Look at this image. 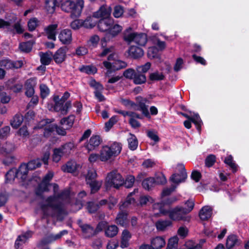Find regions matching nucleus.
<instances>
[{
    "mask_svg": "<svg viewBox=\"0 0 249 249\" xmlns=\"http://www.w3.org/2000/svg\"><path fill=\"white\" fill-rule=\"evenodd\" d=\"M53 188V195L47 197L45 201L40 204V208L44 215L56 217L58 220L62 221L64 217L67 214L62 203L57 200V194L59 187L57 184H52Z\"/></svg>",
    "mask_w": 249,
    "mask_h": 249,
    "instance_id": "nucleus-1",
    "label": "nucleus"
},
{
    "mask_svg": "<svg viewBox=\"0 0 249 249\" xmlns=\"http://www.w3.org/2000/svg\"><path fill=\"white\" fill-rule=\"evenodd\" d=\"M154 209L159 210L160 213L163 215H168L169 218L173 221L186 220L187 214L182 207L177 206L173 209L167 210L162 207L161 203H155L153 205Z\"/></svg>",
    "mask_w": 249,
    "mask_h": 249,
    "instance_id": "nucleus-2",
    "label": "nucleus"
},
{
    "mask_svg": "<svg viewBox=\"0 0 249 249\" xmlns=\"http://www.w3.org/2000/svg\"><path fill=\"white\" fill-rule=\"evenodd\" d=\"M84 6V0H65L61 4V9L70 13L73 18L80 17Z\"/></svg>",
    "mask_w": 249,
    "mask_h": 249,
    "instance_id": "nucleus-3",
    "label": "nucleus"
},
{
    "mask_svg": "<svg viewBox=\"0 0 249 249\" xmlns=\"http://www.w3.org/2000/svg\"><path fill=\"white\" fill-rule=\"evenodd\" d=\"M103 65L107 70V75L111 71L119 70L126 66L124 62L116 59L114 53L109 54L107 60L103 62Z\"/></svg>",
    "mask_w": 249,
    "mask_h": 249,
    "instance_id": "nucleus-4",
    "label": "nucleus"
},
{
    "mask_svg": "<svg viewBox=\"0 0 249 249\" xmlns=\"http://www.w3.org/2000/svg\"><path fill=\"white\" fill-rule=\"evenodd\" d=\"M124 183V180L121 174L114 170L108 173L106 178L105 184L107 188H119Z\"/></svg>",
    "mask_w": 249,
    "mask_h": 249,
    "instance_id": "nucleus-5",
    "label": "nucleus"
},
{
    "mask_svg": "<svg viewBox=\"0 0 249 249\" xmlns=\"http://www.w3.org/2000/svg\"><path fill=\"white\" fill-rule=\"evenodd\" d=\"M177 170L179 172V174H174L171 177L170 180L175 183L178 184L184 181L187 176L183 164H178Z\"/></svg>",
    "mask_w": 249,
    "mask_h": 249,
    "instance_id": "nucleus-6",
    "label": "nucleus"
},
{
    "mask_svg": "<svg viewBox=\"0 0 249 249\" xmlns=\"http://www.w3.org/2000/svg\"><path fill=\"white\" fill-rule=\"evenodd\" d=\"M117 112L119 114H122L124 116H128L130 117L129 124L134 128H137L140 126V124L138 121L136 120L134 118L141 119L140 115L131 111L127 110H118Z\"/></svg>",
    "mask_w": 249,
    "mask_h": 249,
    "instance_id": "nucleus-7",
    "label": "nucleus"
},
{
    "mask_svg": "<svg viewBox=\"0 0 249 249\" xmlns=\"http://www.w3.org/2000/svg\"><path fill=\"white\" fill-rule=\"evenodd\" d=\"M111 11V8L109 6L102 5L97 11L93 13V17L101 19L108 18L110 16Z\"/></svg>",
    "mask_w": 249,
    "mask_h": 249,
    "instance_id": "nucleus-8",
    "label": "nucleus"
},
{
    "mask_svg": "<svg viewBox=\"0 0 249 249\" xmlns=\"http://www.w3.org/2000/svg\"><path fill=\"white\" fill-rule=\"evenodd\" d=\"M78 224L85 238H90L95 235L94 228L90 225L83 223L81 220L78 221Z\"/></svg>",
    "mask_w": 249,
    "mask_h": 249,
    "instance_id": "nucleus-9",
    "label": "nucleus"
},
{
    "mask_svg": "<svg viewBox=\"0 0 249 249\" xmlns=\"http://www.w3.org/2000/svg\"><path fill=\"white\" fill-rule=\"evenodd\" d=\"M58 38L64 45L70 44L72 40L71 31L69 29H63L59 34Z\"/></svg>",
    "mask_w": 249,
    "mask_h": 249,
    "instance_id": "nucleus-10",
    "label": "nucleus"
},
{
    "mask_svg": "<svg viewBox=\"0 0 249 249\" xmlns=\"http://www.w3.org/2000/svg\"><path fill=\"white\" fill-rule=\"evenodd\" d=\"M62 0H46L45 1V10L48 14H53L56 7L58 6Z\"/></svg>",
    "mask_w": 249,
    "mask_h": 249,
    "instance_id": "nucleus-11",
    "label": "nucleus"
},
{
    "mask_svg": "<svg viewBox=\"0 0 249 249\" xmlns=\"http://www.w3.org/2000/svg\"><path fill=\"white\" fill-rule=\"evenodd\" d=\"M113 20L110 18L100 19L97 24V27L101 32H105L107 33L110 26L113 23Z\"/></svg>",
    "mask_w": 249,
    "mask_h": 249,
    "instance_id": "nucleus-12",
    "label": "nucleus"
},
{
    "mask_svg": "<svg viewBox=\"0 0 249 249\" xmlns=\"http://www.w3.org/2000/svg\"><path fill=\"white\" fill-rule=\"evenodd\" d=\"M67 49L65 47H61L53 55V60L56 64H61L66 58Z\"/></svg>",
    "mask_w": 249,
    "mask_h": 249,
    "instance_id": "nucleus-13",
    "label": "nucleus"
},
{
    "mask_svg": "<svg viewBox=\"0 0 249 249\" xmlns=\"http://www.w3.org/2000/svg\"><path fill=\"white\" fill-rule=\"evenodd\" d=\"M23 62L21 61L13 62L9 59H3L0 61V67H3L6 69L12 68H19L22 67Z\"/></svg>",
    "mask_w": 249,
    "mask_h": 249,
    "instance_id": "nucleus-14",
    "label": "nucleus"
},
{
    "mask_svg": "<svg viewBox=\"0 0 249 249\" xmlns=\"http://www.w3.org/2000/svg\"><path fill=\"white\" fill-rule=\"evenodd\" d=\"M137 33L133 31L132 28L129 27L124 31L123 39L126 43L129 44L134 41V38L136 36Z\"/></svg>",
    "mask_w": 249,
    "mask_h": 249,
    "instance_id": "nucleus-15",
    "label": "nucleus"
},
{
    "mask_svg": "<svg viewBox=\"0 0 249 249\" xmlns=\"http://www.w3.org/2000/svg\"><path fill=\"white\" fill-rule=\"evenodd\" d=\"M100 160L102 161H106L112 157H116L114 154L111 152L110 148L108 145H105L101 148L100 154Z\"/></svg>",
    "mask_w": 249,
    "mask_h": 249,
    "instance_id": "nucleus-16",
    "label": "nucleus"
},
{
    "mask_svg": "<svg viewBox=\"0 0 249 249\" xmlns=\"http://www.w3.org/2000/svg\"><path fill=\"white\" fill-rule=\"evenodd\" d=\"M101 141L102 140L99 136H92L87 144L86 148L89 151H91L95 147H98L100 144Z\"/></svg>",
    "mask_w": 249,
    "mask_h": 249,
    "instance_id": "nucleus-17",
    "label": "nucleus"
},
{
    "mask_svg": "<svg viewBox=\"0 0 249 249\" xmlns=\"http://www.w3.org/2000/svg\"><path fill=\"white\" fill-rule=\"evenodd\" d=\"M32 235V232L31 231H28L22 235H19L15 242V247L16 249H18L20 248Z\"/></svg>",
    "mask_w": 249,
    "mask_h": 249,
    "instance_id": "nucleus-18",
    "label": "nucleus"
},
{
    "mask_svg": "<svg viewBox=\"0 0 249 249\" xmlns=\"http://www.w3.org/2000/svg\"><path fill=\"white\" fill-rule=\"evenodd\" d=\"M57 25L56 24H51L44 29V31L47 37L53 40L56 39V30Z\"/></svg>",
    "mask_w": 249,
    "mask_h": 249,
    "instance_id": "nucleus-19",
    "label": "nucleus"
},
{
    "mask_svg": "<svg viewBox=\"0 0 249 249\" xmlns=\"http://www.w3.org/2000/svg\"><path fill=\"white\" fill-rule=\"evenodd\" d=\"M36 84V80L34 79H29L27 80L25 83L26 95L28 97H31L35 93L34 87Z\"/></svg>",
    "mask_w": 249,
    "mask_h": 249,
    "instance_id": "nucleus-20",
    "label": "nucleus"
},
{
    "mask_svg": "<svg viewBox=\"0 0 249 249\" xmlns=\"http://www.w3.org/2000/svg\"><path fill=\"white\" fill-rule=\"evenodd\" d=\"M151 244L153 249H161L165 246V241L162 237L157 236L151 240Z\"/></svg>",
    "mask_w": 249,
    "mask_h": 249,
    "instance_id": "nucleus-21",
    "label": "nucleus"
},
{
    "mask_svg": "<svg viewBox=\"0 0 249 249\" xmlns=\"http://www.w3.org/2000/svg\"><path fill=\"white\" fill-rule=\"evenodd\" d=\"M128 53L131 57L135 58L142 57L144 53L143 50L141 48L135 46H130Z\"/></svg>",
    "mask_w": 249,
    "mask_h": 249,
    "instance_id": "nucleus-22",
    "label": "nucleus"
},
{
    "mask_svg": "<svg viewBox=\"0 0 249 249\" xmlns=\"http://www.w3.org/2000/svg\"><path fill=\"white\" fill-rule=\"evenodd\" d=\"M110 26L107 35L111 36L112 37L117 36L123 30V27L121 25L115 23L113 21L112 24Z\"/></svg>",
    "mask_w": 249,
    "mask_h": 249,
    "instance_id": "nucleus-23",
    "label": "nucleus"
},
{
    "mask_svg": "<svg viewBox=\"0 0 249 249\" xmlns=\"http://www.w3.org/2000/svg\"><path fill=\"white\" fill-rule=\"evenodd\" d=\"M74 147V143L70 142L61 145L59 148L61 150L64 156L67 157L71 154V151L73 150Z\"/></svg>",
    "mask_w": 249,
    "mask_h": 249,
    "instance_id": "nucleus-24",
    "label": "nucleus"
},
{
    "mask_svg": "<svg viewBox=\"0 0 249 249\" xmlns=\"http://www.w3.org/2000/svg\"><path fill=\"white\" fill-rule=\"evenodd\" d=\"M79 165H77L75 161H68L65 165L62 166V170L65 172L72 173L75 172Z\"/></svg>",
    "mask_w": 249,
    "mask_h": 249,
    "instance_id": "nucleus-25",
    "label": "nucleus"
},
{
    "mask_svg": "<svg viewBox=\"0 0 249 249\" xmlns=\"http://www.w3.org/2000/svg\"><path fill=\"white\" fill-rule=\"evenodd\" d=\"M212 208L208 206L203 207L199 212V215L202 220H206L209 218L212 213Z\"/></svg>",
    "mask_w": 249,
    "mask_h": 249,
    "instance_id": "nucleus-26",
    "label": "nucleus"
},
{
    "mask_svg": "<svg viewBox=\"0 0 249 249\" xmlns=\"http://www.w3.org/2000/svg\"><path fill=\"white\" fill-rule=\"evenodd\" d=\"M147 36L146 34L142 33H137L133 42L140 46H144L147 42Z\"/></svg>",
    "mask_w": 249,
    "mask_h": 249,
    "instance_id": "nucleus-27",
    "label": "nucleus"
},
{
    "mask_svg": "<svg viewBox=\"0 0 249 249\" xmlns=\"http://www.w3.org/2000/svg\"><path fill=\"white\" fill-rule=\"evenodd\" d=\"M107 42L106 37L103 38L101 40V43L102 47H103V50L101 53L98 54V56L100 57H103L107 55V54H110L113 52V47H110L109 48H105V45Z\"/></svg>",
    "mask_w": 249,
    "mask_h": 249,
    "instance_id": "nucleus-28",
    "label": "nucleus"
},
{
    "mask_svg": "<svg viewBox=\"0 0 249 249\" xmlns=\"http://www.w3.org/2000/svg\"><path fill=\"white\" fill-rule=\"evenodd\" d=\"M172 224V222L169 220H158L156 223V226L158 231H163L165 230L167 227L171 226Z\"/></svg>",
    "mask_w": 249,
    "mask_h": 249,
    "instance_id": "nucleus-29",
    "label": "nucleus"
},
{
    "mask_svg": "<svg viewBox=\"0 0 249 249\" xmlns=\"http://www.w3.org/2000/svg\"><path fill=\"white\" fill-rule=\"evenodd\" d=\"M40 61L44 65H48L50 64L53 57V54L51 52H48L46 53H40Z\"/></svg>",
    "mask_w": 249,
    "mask_h": 249,
    "instance_id": "nucleus-30",
    "label": "nucleus"
},
{
    "mask_svg": "<svg viewBox=\"0 0 249 249\" xmlns=\"http://www.w3.org/2000/svg\"><path fill=\"white\" fill-rule=\"evenodd\" d=\"M131 236V234L128 231L125 230L123 231L121 243V247L122 248H126L128 246V241Z\"/></svg>",
    "mask_w": 249,
    "mask_h": 249,
    "instance_id": "nucleus-31",
    "label": "nucleus"
},
{
    "mask_svg": "<svg viewBox=\"0 0 249 249\" xmlns=\"http://www.w3.org/2000/svg\"><path fill=\"white\" fill-rule=\"evenodd\" d=\"M90 188L91 193L94 194L97 192L101 188L102 185V181L94 180L87 183Z\"/></svg>",
    "mask_w": 249,
    "mask_h": 249,
    "instance_id": "nucleus-32",
    "label": "nucleus"
},
{
    "mask_svg": "<svg viewBox=\"0 0 249 249\" xmlns=\"http://www.w3.org/2000/svg\"><path fill=\"white\" fill-rule=\"evenodd\" d=\"M29 170L30 169H29L28 163L27 164H22L18 168V169L17 170V174L18 177H20L22 179L25 178Z\"/></svg>",
    "mask_w": 249,
    "mask_h": 249,
    "instance_id": "nucleus-33",
    "label": "nucleus"
},
{
    "mask_svg": "<svg viewBox=\"0 0 249 249\" xmlns=\"http://www.w3.org/2000/svg\"><path fill=\"white\" fill-rule=\"evenodd\" d=\"M23 121V117L21 115L16 114L11 120L10 124L14 128H17L21 125Z\"/></svg>",
    "mask_w": 249,
    "mask_h": 249,
    "instance_id": "nucleus-34",
    "label": "nucleus"
},
{
    "mask_svg": "<svg viewBox=\"0 0 249 249\" xmlns=\"http://www.w3.org/2000/svg\"><path fill=\"white\" fill-rule=\"evenodd\" d=\"M108 145L110 149L111 152H112L115 156H117L120 153L122 150L121 143L118 142H114Z\"/></svg>",
    "mask_w": 249,
    "mask_h": 249,
    "instance_id": "nucleus-35",
    "label": "nucleus"
},
{
    "mask_svg": "<svg viewBox=\"0 0 249 249\" xmlns=\"http://www.w3.org/2000/svg\"><path fill=\"white\" fill-rule=\"evenodd\" d=\"M238 242L237 237L235 235L229 236L227 239L226 247L227 249H231L237 244Z\"/></svg>",
    "mask_w": 249,
    "mask_h": 249,
    "instance_id": "nucleus-36",
    "label": "nucleus"
},
{
    "mask_svg": "<svg viewBox=\"0 0 249 249\" xmlns=\"http://www.w3.org/2000/svg\"><path fill=\"white\" fill-rule=\"evenodd\" d=\"M127 140L129 148L132 150H135L137 148L138 143L136 136L130 133L129 137L128 138Z\"/></svg>",
    "mask_w": 249,
    "mask_h": 249,
    "instance_id": "nucleus-37",
    "label": "nucleus"
},
{
    "mask_svg": "<svg viewBox=\"0 0 249 249\" xmlns=\"http://www.w3.org/2000/svg\"><path fill=\"white\" fill-rule=\"evenodd\" d=\"M116 222L122 226L127 223V214L125 212L120 213L116 218Z\"/></svg>",
    "mask_w": 249,
    "mask_h": 249,
    "instance_id": "nucleus-38",
    "label": "nucleus"
},
{
    "mask_svg": "<svg viewBox=\"0 0 249 249\" xmlns=\"http://www.w3.org/2000/svg\"><path fill=\"white\" fill-rule=\"evenodd\" d=\"M118 232V229L115 225L108 226L105 231V234L108 237H112L117 235Z\"/></svg>",
    "mask_w": 249,
    "mask_h": 249,
    "instance_id": "nucleus-39",
    "label": "nucleus"
},
{
    "mask_svg": "<svg viewBox=\"0 0 249 249\" xmlns=\"http://www.w3.org/2000/svg\"><path fill=\"white\" fill-rule=\"evenodd\" d=\"M95 18L92 17H88L85 20H84V27L87 28H92L97 24V20Z\"/></svg>",
    "mask_w": 249,
    "mask_h": 249,
    "instance_id": "nucleus-40",
    "label": "nucleus"
},
{
    "mask_svg": "<svg viewBox=\"0 0 249 249\" xmlns=\"http://www.w3.org/2000/svg\"><path fill=\"white\" fill-rule=\"evenodd\" d=\"M155 184L154 178H149L145 179L142 182V185L144 189L149 190L154 186Z\"/></svg>",
    "mask_w": 249,
    "mask_h": 249,
    "instance_id": "nucleus-41",
    "label": "nucleus"
},
{
    "mask_svg": "<svg viewBox=\"0 0 249 249\" xmlns=\"http://www.w3.org/2000/svg\"><path fill=\"white\" fill-rule=\"evenodd\" d=\"M135 191V190L128 195L125 200L124 202L122 205L120 206L121 209L127 207L129 205L135 203V199L132 197V196L134 194Z\"/></svg>",
    "mask_w": 249,
    "mask_h": 249,
    "instance_id": "nucleus-42",
    "label": "nucleus"
},
{
    "mask_svg": "<svg viewBox=\"0 0 249 249\" xmlns=\"http://www.w3.org/2000/svg\"><path fill=\"white\" fill-rule=\"evenodd\" d=\"M178 238L177 236L171 237L168 240L166 249H177Z\"/></svg>",
    "mask_w": 249,
    "mask_h": 249,
    "instance_id": "nucleus-43",
    "label": "nucleus"
},
{
    "mask_svg": "<svg viewBox=\"0 0 249 249\" xmlns=\"http://www.w3.org/2000/svg\"><path fill=\"white\" fill-rule=\"evenodd\" d=\"M97 174L96 171L94 169H90L88 170L86 176V183L96 180Z\"/></svg>",
    "mask_w": 249,
    "mask_h": 249,
    "instance_id": "nucleus-44",
    "label": "nucleus"
},
{
    "mask_svg": "<svg viewBox=\"0 0 249 249\" xmlns=\"http://www.w3.org/2000/svg\"><path fill=\"white\" fill-rule=\"evenodd\" d=\"M50 185H51V184L42 181V182L39 185L37 190L36 191V195H40L42 192L48 191V186Z\"/></svg>",
    "mask_w": 249,
    "mask_h": 249,
    "instance_id": "nucleus-45",
    "label": "nucleus"
},
{
    "mask_svg": "<svg viewBox=\"0 0 249 249\" xmlns=\"http://www.w3.org/2000/svg\"><path fill=\"white\" fill-rule=\"evenodd\" d=\"M33 43V41H28L20 43L19 48L23 52H29L32 49Z\"/></svg>",
    "mask_w": 249,
    "mask_h": 249,
    "instance_id": "nucleus-46",
    "label": "nucleus"
},
{
    "mask_svg": "<svg viewBox=\"0 0 249 249\" xmlns=\"http://www.w3.org/2000/svg\"><path fill=\"white\" fill-rule=\"evenodd\" d=\"M56 128V125L54 124H49L44 128V136L46 137H49L54 132Z\"/></svg>",
    "mask_w": 249,
    "mask_h": 249,
    "instance_id": "nucleus-47",
    "label": "nucleus"
},
{
    "mask_svg": "<svg viewBox=\"0 0 249 249\" xmlns=\"http://www.w3.org/2000/svg\"><path fill=\"white\" fill-rule=\"evenodd\" d=\"M100 40V37L97 35H94L91 36L87 42L89 47H96Z\"/></svg>",
    "mask_w": 249,
    "mask_h": 249,
    "instance_id": "nucleus-48",
    "label": "nucleus"
},
{
    "mask_svg": "<svg viewBox=\"0 0 249 249\" xmlns=\"http://www.w3.org/2000/svg\"><path fill=\"white\" fill-rule=\"evenodd\" d=\"M74 120V117L73 116H70L68 118H64L61 121V123L64 126L66 125V128L68 129L71 126Z\"/></svg>",
    "mask_w": 249,
    "mask_h": 249,
    "instance_id": "nucleus-49",
    "label": "nucleus"
},
{
    "mask_svg": "<svg viewBox=\"0 0 249 249\" xmlns=\"http://www.w3.org/2000/svg\"><path fill=\"white\" fill-rule=\"evenodd\" d=\"M39 21L36 18H31L28 22V27L29 30L33 31L35 30L39 25Z\"/></svg>",
    "mask_w": 249,
    "mask_h": 249,
    "instance_id": "nucleus-50",
    "label": "nucleus"
},
{
    "mask_svg": "<svg viewBox=\"0 0 249 249\" xmlns=\"http://www.w3.org/2000/svg\"><path fill=\"white\" fill-rule=\"evenodd\" d=\"M17 19V18L15 16L12 19L8 21L4 20L3 19H0V28L9 29L11 24L14 23Z\"/></svg>",
    "mask_w": 249,
    "mask_h": 249,
    "instance_id": "nucleus-51",
    "label": "nucleus"
},
{
    "mask_svg": "<svg viewBox=\"0 0 249 249\" xmlns=\"http://www.w3.org/2000/svg\"><path fill=\"white\" fill-rule=\"evenodd\" d=\"M136 99L141 109H147L149 107V102L146 99L138 97Z\"/></svg>",
    "mask_w": 249,
    "mask_h": 249,
    "instance_id": "nucleus-52",
    "label": "nucleus"
},
{
    "mask_svg": "<svg viewBox=\"0 0 249 249\" xmlns=\"http://www.w3.org/2000/svg\"><path fill=\"white\" fill-rule=\"evenodd\" d=\"M159 55V50L155 47H150L148 48L147 52V56L150 58H154L158 57Z\"/></svg>",
    "mask_w": 249,
    "mask_h": 249,
    "instance_id": "nucleus-53",
    "label": "nucleus"
},
{
    "mask_svg": "<svg viewBox=\"0 0 249 249\" xmlns=\"http://www.w3.org/2000/svg\"><path fill=\"white\" fill-rule=\"evenodd\" d=\"M133 80L136 84H142L146 81V77L143 74L136 73Z\"/></svg>",
    "mask_w": 249,
    "mask_h": 249,
    "instance_id": "nucleus-54",
    "label": "nucleus"
},
{
    "mask_svg": "<svg viewBox=\"0 0 249 249\" xmlns=\"http://www.w3.org/2000/svg\"><path fill=\"white\" fill-rule=\"evenodd\" d=\"M154 200L153 198L148 196H142L140 197L139 203L141 206L146 205L147 203H153Z\"/></svg>",
    "mask_w": 249,
    "mask_h": 249,
    "instance_id": "nucleus-55",
    "label": "nucleus"
},
{
    "mask_svg": "<svg viewBox=\"0 0 249 249\" xmlns=\"http://www.w3.org/2000/svg\"><path fill=\"white\" fill-rule=\"evenodd\" d=\"M64 156V155L61 152V150L58 148H55L53 150V161L55 162H58L62 157Z\"/></svg>",
    "mask_w": 249,
    "mask_h": 249,
    "instance_id": "nucleus-56",
    "label": "nucleus"
},
{
    "mask_svg": "<svg viewBox=\"0 0 249 249\" xmlns=\"http://www.w3.org/2000/svg\"><path fill=\"white\" fill-rule=\"evenodd\" d=\"M82 26L84 27V22L82 19L74 20L71 23V28L75 30L79 29Z\"/></svg>",
    "mask_w": 249,
    "mask_h": 249,
    "instance_id": "nucleus-57",
    "label": "nucleus"
},
{
    "mask_svg": "<svg viewBox=\"0 0 249 249\" xmlns=\"http://www.w3.org/2000/svg\"><path fill=\"white\" fill-rule=\"evenodd\" d=\"M15 149L14 144L11 142H6L5 145L1 148L2 152L8 154L12 152Z\"/></svg>",
    "mask_w": 249,
    "mask_h": 249,
    "instance_id": "nucleus-58",
    "label": "nucleus"
},
{
    "mask_svg": "<svg viewBox=\"0 0 249 249\" xmlns=\"http://www.w3.org/2000/svg\"><path fill=\"white\" fill-rule=\"evenodd\" d=\"M87 208L89 213H94L99 209V206L96 203L89 202L87 204Z\"/></svg>",
    "mask_w": 249,
    "mask_h": 249,
    "instance_id": "nucleus-59",
    "label": "nucleus"
},
{
    "mask_svg": "<svg viewBox=\"0 0 249 249\" xmlns=\"http://www.w3.org/2000/svg\"><path fill=\"white\" fill-rule=\"evenodd\" d=\"M7 181L13 180L15 178L18 177L17 174V169H12L10 170L5 175Z\"/></svg>",
    "mask_w": 249,
    "mask_h": 249,
    "instance_id": "nucleus-60",
    "label": "nucleus"
},
{
    "mask_svg": "<svg viewBox=\"0 0 249 249\" xmlns=\"http://www.w3.org/2000/svg\"><path fill=\"white\" fill-rule=\"evenodd\" d=\"M29 169L31 170H34L36 168L39 167L41 166L40 160L38 159L32 160L28 163Z\"/></svg>",
    "mask_w": 249,
    "mask_h": 249,
    "instance_id": "nucleus-61",
    "label": "nucleus"
},
{
    "mask_svg": "<svg viewBox=\"0 0 249 249\" xmlns=\"http://www.w3.org/2000/svg\"><path fill=\"white\" fill-rule=\"evenodd\" d=\"M135 181V177L132 175L127 176L123 185L126 188H131L133 186Z\"/></svg>",
    "mask_w": 249,
    "mask_h": 249,
    "instance_id": "nucleus-62",
    "label": "nucleus"
},
{
    "mask_svg": "<svg viewBox=\"0 0 249 249\" xmlns=\"http://www.w3.org/2000/svg\"><path fill=\"white\" fill-rule=\"evenodd\" d=\"M10 131V127L9 126H5L0 129V139H3L7 138Z\"/></svg>",
    "mask_w": 249,
    "mask_h": 249,
    "instance_id": "nucleus-63",
    "label": "nucleus"
},
{
    "mask_svg": "<svg viewBox=\"0 0 249 249\" xmlns=\"http://www.w3.org/2000/svg\"><path fill=\"white\" fill-rule=\"evenodd\" d=\"M124 12L123 7L120 5H117L114 8L113 12V16L116 18H119L121 17Z\"/></svg>",
    "mask_w": 249,
    "mask_h": 249,
    "instance_id": "nucleus-64",
    "label": "nucleus"
}]
</instances>
